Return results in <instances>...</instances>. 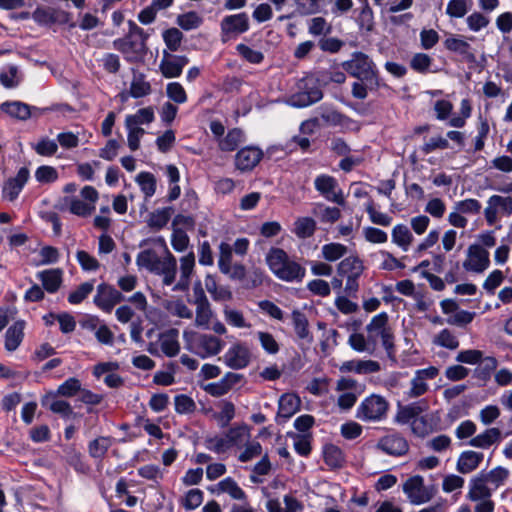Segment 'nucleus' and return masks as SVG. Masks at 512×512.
I'll list each match as a JSON object with an SVG mask.
<instances>
[{"instance_id": "28", "label": "nucleus", "mask_w": 512, "mask_h": 512, "mask_svg": "<svg viewBox=\"0 0 512 512\" xmlns=\"http://www.w3.org/2000/svg\"><path fill=\"white\" fill-rule=\"evenodd\" d=\"M420 403H412L409 405H399L394 417V422L405 425L412 424V421L417 420L418 416L425 410Z\"/></svg>"}, {"instance_id": "49", "label": "nucleus", "mask_w": 512, "mask_h": 512, "mask_svg": "<svg viewBox=\"0 0 512 512\" xmlns=\"http://www.w3.org/2000/svg\"><path fill=\"white\" fill-rule=\"evenodd\" d=\"M154 120V110L151 107L139 109L135 114L125 118V126L149 124Z\"/></svg>"}, {"instance_id": "34", "label": "nucleus", "mask_w": 512, "mask_h": 512, "mask_svg": "<svg viewBox=\"0 0 512 512\" xmlns=\"http://www.w3.org/2000/svg\"><path fill=\"white\" fill-rule=\"evenodd\" d=\"M205 287L214 301H229L233 297L230 289L226 286H219L211 274L205 277Z\"/></svg>"}, {"instance_id": "27", "label": "nucleus", "mask_w": 512, "mask_h": 512, "mask_svg": "<svg viewBox=\"0 0 512 512\" xmlns=\"http://www.w3.org/2000/svg\"><path fill=\"white\" fill-rule=\"evenodd\" d=\"M380 369V364L373 360H350L340 366L341 372H355L357 374L376 373Z\"/></svg>"}, {"instance_id": "3", "label": "nucleus", "mask_w": 512, "mask_h": 512, "mask_svg": "<svg viewBox=\"0 0 512 512\" xmlns=\"http://www.w3.org/2000/svg\"><path fill=\"white\" fill-rule=\"evenodd\" d=\"M367 336L370 344L376 349L379 342L386 350L389 358L394 357V336L392 329L388 324V315L385 312L375 315L366 326Z\"/></svg>"}, {"instance_id": "61", "label": "nucleus", "mask_w": 512, "mask_h": 512, "mask_svg": "<svg viewBox=\"0 0 512 512\" xmlns=\"http://www.w3.org/2000/svg\"><path fill=\"white\" fill-rule=\"evenodd\" d=\"M226 322L237 328H249L251 325L246 322L241 311L226 307L223 311Z\"/></svg>"}, {"instance_id": "24", "label": "nucleus", "mask_w": 512, "mask_h": 512, "mask_svg": "<svg viewBox=\"0 0 512 512\" xmlns=\"http://www.w3.org/2000/svg\"><path fill=\"white\" fill-rule=\"evenodd\" d=\"M363 271V261L358 256H348L337 265V273L340 277H360Z\"/></svg>"}, {"instance_id": "51", "label": "nucleus", "mask_w": 512, "mask_h": 512, "mask_svg": "<svg viewBox=\"0 0 512 512\" xmlns=\"http://www.w3.org/2000/svg\"><path fill=\"white\" fill-rule=\"evenodd\" d=\"M136 182L139 184L141 191L146 198H150L156 191V178L150 172H141L136 177Z\"/></svg>"}, {"instance_id": "13", "label": "nucleus", "mask_w": 512, "mask_h": 512, "mask_svg": "<svg viewBox=\"0 0 512 512\" xmlns=\"http://www.w3.org/2000/svg\"><path fill=\"white\" fill-rule=\"evenodd\" d=\"M124 299L122 293L113 286L102 283L97 287L94 303L104 312L110 313L115 305L121 303Z\"/></svg>"}, {"instance_id": "25", "label": "nucleus", "mask_w": 512, "mask_h": 512, "mask_svg": "<svg viewBox=\"0 0 512 512\" xmlns=\"http://www.w3.org/2000/svg\"><path fill=\"white\" fill-rule=\"evenodd\" d=\"M491 496L492 489L488 487V482L482 477L481 474H478L470 480L467 499L470 501H480L483 499L491 498Z\"/></svg>"}, {"instance_id": "62", "label": "nucleus", "mask_w": 512, "mask_h": 512, "mask_svg": "<svg viewBox=\"0 0 512 512\" xmlns=\"http://www.w3.org/2000/svg\"><path fill=\"white\" fill-rule=\"evenodd\" d=\"M471 6V0H450L446 12L451 17L461 18Z\"/></svg>"}, {"instance_id": "22", "label": "nucleus", "mask_w": 512, "mask_h": 512, "mask_svg": "<svg viewBox=\"0 0 512 512\" xmlns=\"http://www.w3.org/2000/svg\"><path fill=\"white\" fill-rule=\"evenodd\" d=\"M187 63L188 59L185 56H175L165 52L160 63V71L166 78H175L181 75Z\"/></svg>"}, {"instance_id": "14", "label": "nucleus", "mask_w": 512, "mask_h": 512, "mask_svg": "<svg viewBox=\"0 0 512 512\" xmlns=\"http://www.w3.org/2000/svg\"><path fill=\"white\" fill-rule=\"evenodd\" d=\"M490 265L489 252L481 245L473 244L468 247L467 258L463 267L467 271L475 273L484 272Z\"/></svg>"}, {"instance_id": "9", "label": "nucleus", "mask_w": 512, "mask_h": 512, "mask_svg": "<svg viewBox=\"0 0 512 512\" xmlns=\"http://www.w3.org/2000/svg\"><path fill=\"white\" fill-rule=\"evenodd\" d=\"M512 215V197L494 194L487 200L484 217L488 225H495L501 217Z\"/></svg>"}, {"instance_id": "45", "label": "nucleus", "mask_w": 512, "mask_h": 512, "mask_svg": "<svg viewBox=\"0 0 512 512\" xmlns=\"http://www.w3.org/2000/svg\"><path fill=\"white\" fill-rule=\"evenodd\" d=\"M160 346L166 356L173 357L177 355L180 350V345L177 340V331L172 330L170 333L163 334L160 338Z\"/></svg>"}, {"instance_id": "42", "label": "nucleus", "mask_w": 512, "mask_h": 512, "mask_svg": "<svg viewBox=\"0 0 512 512\" xmlns=\"http://www.w3.org/2000/svg\"><path fill=\"white\" fill-rule=\"evenodd\" d=\"M315 230L316 222L311 217H300L294 223L293 232L298 238H309L314 234Z\"/></svg>"}, {"instance_id": "8", "label": "nucleus", "mask_w": 512, "mask_h": 512, "mask_svg": "<svg viewBox=\"0 0 512 512\" xmlns=\"http://www.w3.org/2000/svg\"><path fill=\"white\" fill-rule=\"evenodd\" d=\"M218 268L221 273L232 280H243L246 275L245 266L241 263H233V248L227 242H221L218 246Z\"/></svg>"}, {"instance_id": "53", "label": "nucleus", "mask_w": 512, "mask_h": 512, "mask_svg": "<svg viewBox=\"0 0 512 512\" xmlns=\"http://www.w3.org/2000/svg\"><path fill=\"white\" fill-rule=\"evenodd\" d=\"M433 343L437 346L455 350L459 347V340L449 329L441 330L433 339Z\"/></svg>"}, {"instance_id": "59", "label": "nucleus", "mask_w": 512, "mask_h": 512, "mask_svg": "<svg viewBox=\"0 0 512 512\" xmlns=\"http://www.w3.org/2000/svg\"><path fill=\"white\" fill-rule=\"evenodd\" d=\"M445 47L452 52L473 57V54L470 52V44L463 39L455 37L447 38L445 40Z\"/></svg>"}, {"instance_id": "39", "label": "nucleus", "mask_w": 512, "mask_h": 512, "mask_svg": "<svg viewBox=\"0 0 512 512\" xmlns=\"http://www.w3.org/2000/svg\"><path fill=\"white\" fill-rule=\"evenodd\" d=\"M151 93V85L145 80L143 74L134 73L130 84L129 95L133 98H141Z\"/></svg>"}, {"instance_id": "19", "label": "nucleus", "mask_w": 512, "mask_h": 512, "mask_svg": "<svg viewBox=\"0 0 512 512\" xmlns=\"http://www.w3.org/2000/svg\"><path fill=\"white\" fill-rule=\"evenodd\" d=\"M180 276L179 280L173 286V291L184 292L189 289L191 277L195 268V255L193 252L180 258Z\"/></svg>"}, {"instance_id": "64", "label": "nucleus", "mask_w": 512, "mask_h": 512, "mask_svg": "<svg viewBox=\"0 0 512 512\" xmlns=\"http://www.w3.org/2000/svg\"><path fill=\"white\" fill-rule=\"evenodd\" d=\"M203 496H204V494L200 489H197V488L190 489L186 493V495L182 501V505L188 511L194 510L202 504Z\"/></svg>"}, {"instance_id": "36", "label": "nucleus", "mask_w": 512, "mask_h": 512, "mask_svg": "<svg viewBox=\"0 0 512 512\" xmlns=\"http://www.w3.org/2000/svg\"><path fill=\"white\" fill-rule=\"evenodd\" d=\"M1 109L19 120H27L32 115V108L20 101L5 102L1 105Z\"/></svg>"}, {"instance_id": "16", "label": "nucleus", "mask_w": 512, "mask_h": 512, "mask_svg": "<svg viewBox=\"0 0 512 512\" xmlns=\"http://www.w3.org/2000/svg\"><path fill=\"white\" fill-rule=\"evenodd\" d=\"M376 447L385 454L395 457L405 455L409 450L408 441L397 432L381 437Z\"/></svg>"}, {"instance_id": "58", "label": "nucleus", "mask_w": 512, "mask_h": 512, "mask_svg": "<svg viewBox=\"0 0 512 512\" xmlns=\"http://www.w3.org/2000/svg\"><path fill=\"white\" fill-rule=\"evenodd\" d=\"M0 82L6 88H14L19 82L18 68L15 65H8L0 72Z\"/></svg>"}, {"instance_id": "4", "label": "nucleus", "mask_w": 512, "mask_h": 512, "mask_svg": "<svg viewBox=\"0 0 512 512\" xmlns=\"http://www.w3.org/2000/svg\"><path fill=\"white\" fill-rule=\"evenodd\" d=\"M322 97L318 80L313 76H307L297 82V90L289 97L288 103L293 107L302 108L320 101Z\"/></svg>"}, {"instance_id": "15", "label": "nucleus", "mask_w": 512, "mask_h": 512, "mask_svg": "<svg viewBox=\"0 0 512 512\" xmlns=\"http://www.w3.org/2000/svg\"><path fill=\"white\" fill-rule=\"evenodd\" d=\"M223 361L231 369H243L247 367L251 361V352L246 344L237 342L224 354Z\"/></svg>"}, {"instance_id": "52", "label": "nucleus", "mask_w": 512, "mask_h": 512, "mask_svg": "<svg viewBox=\"0 0 512 512\" xmlns=\"http://www.w3.org/2000/svg\"><path fill=\"white\" fill-rule=\"evenodd\" d=\"M480 474L488 483L494 486V489H497L508 479L510 472L508 469L502 466H498L490 470L488 473L482 472Z\"/></svg>"}, {"instance_id": "56", "label": "nucleus", "mask_w": 512, "mask_h": 512, "mask_svg": "<svg viewBox=\"0 0 512 512\" xmlns=\"http://www.w3.org/2000/svg\"><path fill=\"white\" fill-rule=\"evenodd\" d=\"M324 461L331 468H337L342 465V451L335 445H326L323 451Z\"/></svg>"}, {"instance_id": "12", "label": "nucleus", "mask_w": 512, "mask_h": 512, "mask_svg": "<svg viewBox=\"0 0 512 512\" xmlns=\"http://www.w3.org/2000/svg\"><path fill=\"white\" fill-rule=\"evenodd\" d=\"M315 189L328 201L344 205L345 199L337 180L327 174H321L314 180Z\"/></svg>"}, {"instance_id": "43", "label": "nucleus", "mask_w": 512, "mask_h": 512, "mask_svg": "<svg viewBox=\"0 0 512 512\" xmlns=\"http://www.w3.org/2000/svg\"><path fill=\"white\" fill-rule=\"evenodd\" d=\"M32 149L40 156L51 157L58 151V144L47 136H42L36 143L31 144Z\"/></svg>"}, {"instance_id": "46", "label": "nucleus", "mask_w": 512, "mask_h": 512, "mask_svg": "<svg viewBox=\"0 0 512 512\" xmlns=\"http://www.w3.org/2000/svg\"><path fill=\"white\" fill-rule=\"evenodd\" d=\"M196 306L195 325L197 327L208 329L213 311L209 301L194 304Z\"/></svg>"}, {"instance_id": "2", "label": "nucleus", "mask_w": 512, "mask_h": 512, "mask_svg": "<svg viewBox=\"0 0 512 512\" xmlns=\"http://www.w3.org/2000/svg\"><path fill=\"white\" fill-rule=\"evenodd\" d=\"M266 262L273 274L282 281L301 282L306 275L305 268L291 260L280 248H271L266 255Z\"/></svg>"}, {"instance_id": "21", "label": "nucleus", "mask_w": 512, "mask_h": 512, "mask_svg": "<svg viewBox=\"0 0 512 512\" xmlns=\"http://www.w3.org/2000/svg\"><path fill=\"white\" fill-rule=\"evenodd\" d=\"M28 179L29 170L26 167L20 168L15 177L8 179L4 183L3 197L9 201H14L18 197Z\"/></svg>"}, {"instance_id": "38", "label": "nucleus", "mask_w": 512, "mask_h": 512, "mask_svg": "<svg viewBox=\"0 0 512 512\" xmlns=\"http://www.w3.org/2000/svg\"><path fill=\"white\" fill-rule=\"evenodd\" d=\"M347 252V246L338 242L325 244L321 248L322 258L328 262H335L341 259Z\"/></svg>"}, {"instance_id": "63", "label": "nucleus", "mask_w": 512, "mask_h": 512, "mask_svg": "<svg viewBox=\"0 0 512 512\" xmlns=\"http://www.w3.org/2000/svg\"><path fill=\"white\" fill-rule=\"evenodd\" d=\"M175 410L179 414H191L196 410L194 400L184 394L177 395L174 398Z\"/></svg>"}, {"instance_id": "5", "label": "nucleus", "mask_w": 512, "mask_h": 512, "mask_svg": "<svg viewBox=\"0 0 512 512\" xmlns=\"http://www.w3.org/2000/svg\"><path fill=\"white\" fill-rule=\"evenodd\" d=\"M343 68L351 76L368 85H378L375 65L364 53H354L350 60L343 63Z\"/></svg>"}, {"instance_id": "6", "label": "nucleus", "mask_w": 512, "mask_h": 512, "mask_svg": "<svg viewBox=\"0 0 512 512\" xmlns=\"http://www.w3.org/2000/svg\"><path fill=\"white\" fill-rule=\"evenodd\" d=\"M388 401L377 394L366 397L357 409V417L362 421H381L387 416Z\"/></svg>"}, {"instance_id": "7", "label": "nucleus", "mask_w": 512, "mask_h": 512, "mask_svg": "<svg viewBox=\"0 0 512 512\" xmlns=\"http://www.w3.org/2000/svg\"><path fill=\"white\" fill-rule=\"evenodd\" d=\"M145 34H125L114 41V47L123 53L130 62L141 60L146 54Z\"/></svg>"}, {"instance_id": "41", "label": "nucleus", "mask_w": 512, "mask_h": 512, "mask_svg": "<svg viewBox=\"0 0 512 512\" xmlns=\"http://www.w3.org/2000/svg\"><path fill=\"white\" fill-rule=\"evenodd\" d=\"M174 210L172 207H165L152 212L149 215L148 226L155 230H160L167 225Z\"/></svg>"}, {"instance_id": "47", "label": "nucleus", "mask_w": 512, "mask_h": 512, "mask_svg": "<svg viewBox=\"0 0 512 512\" xmlns=\"http://www.w3.org/2000/svg\"><path fill=\"white\" fill-rule=\"evenodd\" d=\"M43 406H47L53 413L59 414L63 418H70L74 415L71 405L64 401L55 398L46 397L42 401Z\"/></svg>"}, {"instance_id": "60", "label": "nucleus", "mask_w": 512, "mask_h": 512, "mask_svg": "<svg viewBox=\"0 0 512 512\" xmlns=\"http://www.w3.org/2000/svg\"><path fill=\"white\" fill-rule=\"evenodd\" d=\"M248 436L249 431L246 425L232 427L225 434L230 447L241 444Z\"/></svg>"}, {"instance_id": "29", "label": "nucleus", "mask_w": 512, "mask_h": 512, "mask_svg": "<svg viewBox=\"0 0 512 512\" xmlns=\"http://www.w3.org/2000/svg\"><path fill=\"white\" fill-rule=\"evenodd\" d=\"M25 321L18 320L11 325L5 334V348L7 351H15L24 338Z\"/></svg>"}, {"instance_id": "20", "label": "nucleus", "mask_w": 512, "mask_h": 512, "mask_svg": "<svg viewBox=\"0 0 512 512\" xmlns=\"http://www.w3.org/2000/svg\"><path fill=\"white\" fill-rule=\"evenodd\" d=\"M263 152L254 146H247L239 150L235 156V165L241 171L252 170L262 159Z\"/></svg>"}, {"instance_id": "10", "label": "nucleus", "mask_w": 512, "mask_h": 512, "mask_svg": "<svg viewBox=\"0 0 512 512\" xmlns=\"http://www.w3.org/2000/svg\"><path fill=\"white\" fill-rule=\"evenodd\" d=\"M403 491L412 504L420 505L429 502L435 494L433 487H426L420 475L409 477L403 484Z\"/></svg>"}, {"instance_id": "17", "label": "nucleus", "mask_w": 512, "mask_h": 512, "mask_svg": "<svg viewBox=\"0 0 512 512\" xmlns=\"http://www.w3.org/2000/svg\"><path fill=\"white\" fill-rule=\"evenodd\" d=\"M438 373V368L434 366L417 370L411 380V386L410 389L406 392V395L409 398H417L424 395L429 389L427 380L434 379Z\"/></svg>"}, {"instance_id": "26", "label": "nucleus", "mask_w": 512, "mask_h": 512, "mask_svg": "<svg viewBox=\"0 0 512 512\" xmlns=\"http://www.w3.org/2000/svg\"><path fill=\"white\" fill-rule=\"evenodd\" d=\"M483 458L484 455L481 452L472 450L464 451L458 458L457 470L462 474L471 473L478 468Z\"/></svg>"}, {"instance_id": "54", "label": "nucleus", "mask_w": 512, "mask_h": 512, "mask_svg": "<svg viewBox=\"0 0 512 512\" xmlns=\"http://www.w3.org/2000/svg\"><path fill=\"white\" fill-rule=\"evenodd\" d=\"M292 321L295 333L301 339H308L310 337L308 329V320L305 314L298 310L292 312Z\"/></svg>"}, {"instance_id": "18", "label": "nucleus", "mask_w": 512, "mask_h": 512, "mask_svg": "<svg viewBox=\"0 0 512 512\" xmlns=\"http://www.w3.org/2000/svg\"><path fill=\"white\" fill-rule=\"evenodd\" d=\"M32 18L39 25L49 27L56 23H66L68 21V14L63 10L52 7H38L33 12Z\"/></svg>"}, {"instance_id": "31", "label": "nucleus", "mask_w": 512, "mask_h": 512, "mask_svg": "<svg viewBox=\"0 0 512 512\" xmlns=\"http://www.w3.org/2000/svg\"><path fill=\"white\" fill-rule=\"evenodd\" d=\"M37 277L48 293H55L62 284V270L60 269L41 271L37 274Z\"/></svg>"}, {"instance_id": "35", "label": "nucleus", "mask_w": 512, "mask_h": 512, "mask_svg": "<svg viewBox=\"0 0 512 512\" xmlns=\"http://www.w3.org/2000/svg\"><path fill=\"white\" fill-rule=\"evenodd\" d=\"M392 242L399 246L403 251H408L414 237L410 229L404 224H398L392 229Z\"/></svg>"}, {"instance_id": "40", "label": "nucleus", "mask_w": 512, "mask_h": 512, "mask_svg": "<svg viewBox=\"0 0 512 512\" xmlns=\"http://www.w3.org/2000/svg\"><path fill=\"white\" fill-rule=\"evenodd\" d=\"M113 440L111 437H98L91 441L88 445V452L92 458L102 459L109 448L112 446Z\"/></svg>"}, {"instance_id": "37", "label": "nucleus", "mask_w": 512, "mask_h": 512, "mask_svg": "<svg viewBox=\"0 0 512 512\" xmlns=\"http://www.w3.org/2000/svg\"><path fill=\"white\" fill-rule=\"evenodd\" d=\"M212 492H215V490H212ZM217 493H227L229 494L233 499L236 500H243L245 499L246 495L245 492L242 490V488L239 487V485L236 483L234 479L231 477H227L220 481L217 484L216 488Z\"/></svg>"}, {"instance_id": "33", "label": "nucleus", "mask_w": 512, "mask_h": 512, "mask_svg": "<svg viewBox=\"0 0 512 512\" xmlns=\"http://www.w3.org/2000/svg\"><path fill=\"white\" fill-rule=\"evenodd\" d=\"M244 141V132L240 128H233L224 137L219 139L218 146L221 151L231 152L236 150Z\"/></svg>"}, {"instance_id": "50", "label": "nucleus", "mask_w": 512, "mask_h": 512, "mask_svg": "<svg viewBox=\"0 0 512 512\" xmlns=\"http://www.w3.org/2000/svg\"><path fill=\"white\" fill-rule=\"evenodd\" d=\"M348 344L357 352H367L369 354H373L375 352V348L370 344L368 336L365 337L361 333H352L349 336Z\"/></svg>"}, {"instance_id": "23", "label": "nucleus", "mask_w": 512, "mask_h": 512, "mask_svg": "<svg viewBox=\"0 0 512 512\" xmlns=\"http://www.w3.org/2000/svg\"><path fill=\"white\" fill-rule=\"evenodd\" d=\"M300 398L292 393L283 394L279 399L278 412L276 420L278 423L281 420L286 421L291 418L300 409Z\"/></svg>"}, {"instance_id": "44", "label": "nucleus", "mask_w": 512, "mask_h": 512, "mask_svg": "<svg viewBox=\"0 0 512 512\" xmlns=\"http://www.w3.org/2000/svg\"><path fill=\"white\" fill-rule=\"evenodd\" d=\"M312 213L323 223H334L341 217V211L337 207H328L323 204H316Z\"/></svg>"}, {"instance_id": "32", "label": "nucleus", "mask_w": 512, "mask_h": 512, "mask_svg": "<svg viewBox=\"0 0 512 512\" xmlns=\"http://www.w3.org/2000/svg\"><path fill=\"white\" fill-rule=\"evenodd\" d=\"M222 32H246L249 29V19L246 13L227 16L223 19Z\"/></svg>"}, {"instance_id": "48", "label": "nucleus", "mask_w": 512, "mask_h": 512, "mask_svg": "<svg viewBox=\"0 0 512 512\" xmlns=\"http://www.w3.org/2000/svg\"><path fill=\"white\" fill-rule=\"evenodd\" d=\"M220 411L215 414V419L217 420L220 427L224 428L229 425L232 419L235 417L236 409L235 405L228 400H222L219 403Z\"/></svg>"}, {"instance_id": "57", "label": "nucleus", "mask_w": 512, "mask_h": 512, "mask_svg": "<svg viewBox=\"0 0 512 512\" xmlns=\"http://www.w3.org/2000/svg\"><path fill=\"white\" fill-rule=\"evenodd\" d=\"M202 22V17L196 12H187L179 15L177 18L178 25L184 30L197 29Z\"/></svg>"}, {"instance_id": "55", "label": "nucleus", "mask_w": 512, "mask_h": 512, "mask_svg": "<svg viewBox=\"0 0 512 512\" xmlns=\"http://www.w3.org/2000/svg\"><path fill=\"white\" fill-rule=\"evenodd\" d=\"M320 117L326 124L332 126H346L353 122L349 117L332 109L323 111Z\"/></svg>"}, {"instance_id": "30", "label": "nucleus", "mask_w": 512, "mask_h": 512, "mask_svg": "<svg viewBox=\"0 0 512 512\" xmlns=\"http://www.w3.org/2000/svg\"><path fill=\"white\" fill-rule=\"evenodd\" d=\"M500 440V429L493 427L486 429L483 433H480L477 436L471 438L468 444L476 448L488 449L495 443H498Z\"/></svg>"}, {"instance_id": "1", "label": "nucleus", "mask_w": 512, "mask_h": 512, "mask_svg": "<svg viewBox=\"0 0 512 512\" xmlns=\"http://www.w3.org/2000/svg\"><path fill=\"white\" fill-rule=\"evenodd\" d=\"M136 262L139 267L162 276L165 286L172 285L176 280L177 260L167 247L162 258L152 249L143 250L138 254Z\"/></svg>"}, {"instance_id": "11", "label": "nucleus", "mask_w": 512, "mask_h": 512, "mask_svg": "<svg viewBox=\"0 0 512 512\" xmlns=\"http://www.w3.org/2000/svg\"><path fill=\"white\" fill-rule=\"evenodd\" d=\"M224 342L210 334H200L190 343L189 349L201 358L217 355L223 348Z\"/></svg>"}]
</instances>
